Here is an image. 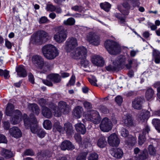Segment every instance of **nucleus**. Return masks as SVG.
<instances>
[{
	"label": "nucleus",
	"mask_w": 160,
	"mask_h": 160,
	"mask_svg": "<svg viewBox=\"0 0 160 160\" xmlns=\"http://www.w3.org/2000/svg\"><path fill=\"white\" fill-rule=\"evenodd\" d=\"M23 120L26 128L27 129L30 128L32 133L37 134L40 138H43L45 136L46 133L43 129L38 126L37 120L33 115L31 114L29 118L26 114H24Z\"/></svg>",
	"instance_id": "1"
},
{
	"label": "nucleus",
	"mask_w": 160,
	"mask_h": 160,
	"mask_svg": "<svg viewBox=\"0 0 160 160\" xmlns=\"http://www.w3.org/2000/svg\"><path fill=\"white\" fill-rule=\"evenodd\" d=\"M14 107L11 103H8L6 109V114L7 115L13 116L11 120V123L13 125L18 124L22 118V116L20 111L18 110L14 111Z\"/></svg>",
	"instance_id": "2"
},
{
	"label": "nucleus",
	"mask_w": 160,
	"mask_h": 160,
	"mask_svg": "<svg viewBox=\"0 0 160 160\" xmlns=\"http://www.w3.org/2000/svg\"><path fill=\"white\" fill-rule=\"evenodd\" d=\"M42 51L44 57L49 60L54 59L59 54L57 48L54 45L50 44L43 46Z\"/></svg>",
	"instance_id": "3"
},
{
	"label": "nucleus",
	"mask_w": 160,
	"mask_h": 160,
	"mask_svg": "<svg viewBox=\"0 0 160 160\" xmlns=\"http://www.w3.org/2000/svg\"><path fill=\"white\" fill-rule=\"evenodd\" d=\"M126 61L125 56H120L113 62L112 64H109L106 66V69L107 71L109 72H114L118 70L120 68H122L125 64Z\"/></svg>",
	"instance_id": "4"
},
{
	"label": "nucleus",
	"mask_w": 160,
	"mask_h": 160,
	"mask_svg": "<svg viewBox=\"0 0 160 160\" xmlns=\"http://www.w3.org/2000/svg\"><path fill=\"white\" fill-rule=\"evenodd\" d=\"M69 111V106L66 103L63 101H60L58 103V107L54 106L52 108V112L54 115L57 117L60 116L62 113H68Z\"/></svg>",
	"instance_id": "5"
},
{
	"label": "nucleus",
	"mask_w": 160,
	"mask_h": 160,
	"mask_svg": "<svg viewBox=\"0 0 160 160\" xmlns=\"http://www.w3.org/2000/svg\"><path fill=\"white\" fill-rule=\"evenodd\" d=\"M104 45L106 49L111 54L116 55L119 53L121 51L120 45L116 42L111 40H107Z\"/></svg>",
	"instance_id": "6"
},
{
	"label": "nucleus",
	"mask_w": 160,
	"mask_h": 160,
	"mask_svg": "<svg viewBox=\"0 0 160 160\" xmlns=\"http://www.w3.org/2000/svg\"><path fill=\"white\" fill-rule=\"evenodd\" d=\"M84 116L87 120L90 121L95 124H98L101 121L98 113L95 110L88 111L87 113L84 114Z\"/></svg>",
	"instance_id": "7"
},
{
	"label": "nucleus",
	"mask_w": 160,
	"mask_h": 160,
	"mask_svg": "<svg viewBox=\"0 0 160 160\" xmlns=\"http://www.w3.org/2000/svg\"><path fill=\"white\" fill-rule=\"evenodd\" d=\"M67 32L62 26L58 28V31L55 34L54 37L55 40L58 43L64 42L67 38Z\"/></svg>",
	"instance_id": "8"
},
{
	"label": "nucleus",
	"mask_w": 160,
	"mask_h": 160,
	"mask_svg": "<svg viewBox=\"0 0 160 160\" xmlns=\"http://www.w3.org/2000/svg\"><path fill=\"white\" fill-rule=\"evenodd\" d=\"M87 55V50L84 47L82 46L78 47L75 51L72 52L71 55L74 59L84 58Z\"/></svg>",
	"instance_id": "9"
},
{
	"label": "nucleus",
	"mask_w": 160,
	"mask_h": 160,
	"mask_svg": "<svg viewBox=\"0 0 160 160\" xmlns=\"http://www.w3.org/2000/svg\"><path fill=\"white\" fill-rule=\"evenodd\" d=\"M61 80V78L59 74H51L47 76L46 80H43L42 82L46 85L51 86L52 85L51 81L54 83H58L60 82Z\"/></svg>",
	"instance_id": "10"
},
{
	"label": "nucleus",
	"mask_w": 160,
	"mask_h": 160,
	"mask_svg": "<svg viewBox=\"0 0 160 160\" xmlns=\"http://www.w3.org/2000/svg\"><path fill=\"white\" fill-rule=\"evenodd\" d=\"M112 125L111 120L107 118H103L100 125L101 130L104 132H108L112 128Z\"/></svg>",
	"instance_id": "11"
},
{
	"label": "nucleus",
	"mask_w": 160,
	"mask_h": 160,
	"mask_svg": "<svg viewBox=\"0 0 160 160\" xmlns=\"http://www.w3.org/2000/svg\"><path fill=\"white\" fill-rule=\"evenodd\" d=\"M78 46L77 39L72 37L68 38L65 42V49L67 52H70Z\"/></svg>",
	"instance_id": "12"
},
{
	"label": "nucleus",
	"mask_w": 160,
	"mask_h": 160,
	"mask_svg": "<svg viewBox=\"0 0 160 160\" xmlns=\"http://www.w3.org/2000/svg\"><path fill=\"white\" fill-rule=\"evenodd\" d=\"M49 38L48 34L46 32L40 30L37 32V36L33 39L35 42H45L49 39Z\"/></svg>",
	"instance_id": "13"
},
{
	"label": "nucleus",
	"mask_w": 160,
	"mask_h": 160,
	"mask_svg": "<svg viewBox=\"0 0 160 160\" xmlns=\"http://www.w3.org/2000/svg\"><path fill=\"white\" fill-rule=\"evenodd\" d=\"M87 41L92 44L98 46L100 43V38L99 37L93 32H90L87 35Z\"/></svg>",
	"instance_id": "14"
},
{
	"label": "nucleus",
	"mask_w": 160,
	"mask_h": 160,
	"mask_svg": "<svg viewBox=\"0 0 160 160\" xmlns=\"http://www.w3.org/2000/svg\"><path fill=\"white\" fill-rule=\"evenodd\" d=\"M150 131V128L149 126L148 125H146L138 137V142L139 145H142L144 143L146 140V136L148 135Z\"/></svg>",
	"instance_id": "15"
},
{
	"label": "nucleus",
	"mask_w": 160,
	"mask_h": 160,
	"mask_svg": "<svg viewBox=\"0 0 160 160\" xmlns=\"http://www.w3.org/2000/svg\"><path fill=\"white\" fill-rule=\"evenodd\" d=\"M108 144L112 147H117L120 143V140L115 133L112 134L108 138Z\"/></svg>",
	"instance_id": "16"
},
{
	"label": "nucleus",
	"mask_w": 160,
	"mask_h": 160,
	"mask_svg": "<svg viewBox=\"0 0 160 160\" xmlns=\"http://www.w3.org/2000/svg\"><path fill=\"white\" fill-rule=\"evenodd\" d=\"M149 111L142 110L140 111L138 115V120L140 122H143L147 121L150 116Z\"/></svg>",
	"instance_id": "17"
},
{
	"label": "nucleus",
	"mask_w": 160,
	"mask_h": 160,
	"mask_svg": "<svg viewBox=\"0 0 160 160\" xmlns=\"http://www.w3.org/2000/svg\"><path fill=\"white\" fill-rule=\"evenodd\" d=\"M144 101V99L142 98H136L132 102V107L135 109H141L142 108V104Z\"/></svg>",
	"instance_id": "18"
},
{
	"label": "nucleus",
	"mask_w": 160,
	"mask_h": 160,
	"mask_svg": "<svg viewBox=\"0 0 160 160\" xmlns=\"http://www.w3.org/2000/svg\"><path fill=\"white\" fill-rule=\"evenodd\" d=\"M92 61L94 64L99 67L103 66L104 63L103 58L98 55L93 56L92 58Z\"/></svg>",
	"instance_id": "19"
},
{
	"label": "nucleus",
	"mask_w": 160,
	"mask_h": 160,
	"mask_svg": "<svg viewBox=\"0 0 160 160\" xmlns=\"http://www.w3.org/2000/svg\"><path fill=\"white\" fill-rule=\"evenodd\" d=\"M122 122V124L128 127L132 126L133 124V122L131 115L128 113L124 115L123 116Z\"/></svg>",
	"instance_id": "20"
},
{
	"label": "nucleus",
	"mask_w": 160,
	"mask_h": 160,
	"mask_svg": "<svg viewBox=\"0 0 160 160\" xmlns=\"http://www.w3.org/2000/svg\"><path fill=\"white\" fill-rule=\"evenodd\" d=\"M9 133L12 137L18 138L22 136V133L21 130L17 127H14L9 130Z\"/></svg>",
	"instance_id": "21"
},
{
	"label": "nucleus",
	"mask_w": 160,
	"mask_h": 160,
	"mask_svg": "<svg viewBox=\"0 0 160 160\" xmlns=\"http://www.w3.org/2000/svg\"><path fill=\"white\" fill-rule=\"evenodd\" d=\"M32 61L33 63L36 64L39 68L42 67L44 60L40 56L37 55L33 56Z\"/></svg>",
	"instance_id": "22"
},
{
	"label": "nucleus",
	"mask_w": 160,
	"mask_h": 160,
	"mask_svg": "<svg viewBox=\"0 0 160 160\" xmlns=\"http://www.w3.org/2000/svg\"><path fill=\"white\" fill-rule=\"evenodd\" d=\"M60 148L63 150H72L74 148V147L70 142L68 140H65L62 142Z\"/></svg>",
	"instance_id": "23"
},
{
	"label": "nucleus",
	"mask_w": 160,
	"mask_h": 160,
	"mask_svg": "<svg viewBox=\"0 0 160 160\" xmlns=\"http://www.w3.org/2000/svg\"><path fill=\"white\" fill-rule=\"evenodd\" d=\"M110 152L112 156L117 158H121L123 154L122 150L120 148H116L111 150Z\"/></svg>",
	"instance_id": "24"
},
{
	"label": "nucleus",
	"mask_w": 160,
	"mask_h": 160,
	"mask_svg": "<svg viewBox=\"0 0 160 160\" xmlns=\"http://www.w3.org/2000/svg\"><path fill=\"white\" fill-rule=\"evenodd\" d=\"M83 112V109L81 107L78 106L73 110V114L77 118H80L82 115Z\"/></svg>",
	"instance_id": "25"
},
{
	"label": "nucleus",
	"mask_w": 160,
	"mask_h": 160,
	"mask_svg": "<svg viewBox=\"0 0 160 160\" xmlns=\"http://www.w3.org/2000/svg\"><path fill=\"white\" fill-rule=\"evenodd\" d=\"M64 131L68 135H70L73 133V130L72 124L69 122H67L64 124Z\"/></svg>",
	"instance_id": "26"
},
{
	"label": "nucleus",
	"mask_w": 160,
	"mask_h": 160,
	"mask_svg": "<svg viewBox=\"0 0 160 160\" xmlns=\"http://www.w3.org/2000/svg\"><path fill=\"white\" fill-rule=\"evenodd\" d=\"M17 75L20 77H25L27 75L26 71L22 66H19L16 68Z\"/></svg>",
	"instance_id": "27"
},
{
	"label": "nucleus",
	"mask_w": 160,
	"mask_h": 160,
	"mask_svg": "<svg viewBox=\"0 0 160 160\" xmlns=\"http://www.w3.org/2000/svg\"><path fill=\"white\" fill-rule=\"evenodd\" d=\"M75 128L76 131L81 133L84 134L86 131V129L84 125L81 122L77 123L75 125Z\"/></svg>",
	"instance_id": "28"
},
{
	"label": "nucleus",
	"mask_w": 160,
	"mask_h": 160,
	"mask_svg": "<svg viewBox=\"0 0 160 160\" xmlns=\"http://www.w3.org/2000/svg\"><path fill=\"white\" fill-rule=\"evenodd\" d=\"M28 107L29 110L38 115L39 113L40 109L38 105L35 103L29 104Z\"/></svg>",
	"instance_id": "29"
},
{
	"label": "nucleus",
	"mask_w": 160,
	"mask_h": 160,
	"mask_svg": "<svg viewBox=\"0 0 160 160\" xmlns=\"http://www.w3.org/2000/svg\"><path fill=\"white\" fill-rule=\"evenodd\" d=\"M148 153L145 149L141 152L138 155L135 156L136 159L138 160H144L146 159L148 156Z\"/></svg>",
	"instance_id": "30"
},
{
	"label": "nucleus",
	"mask_w": 160,
	"mask_h": 160,
	"mask_svg": "<svg viewBox=\"0 0 160 160\" xmlns=\"http://www.w3.org/2000/svg\"><path fill=\"white\" fill-rule=\"evenodd\" d=\"M53 129L55 132L57 131L62 133H63L64 132V128L60 125V123L58 122H57L54 123Z\"/></svg>",
	"instance_id": "31"
},
{
	"label": "nucleus",
	"mask_w": 160,
	"mask_h": 160,
	"mask_svg": "<svg viewBox=\"0 0 160 160\" xmlns=\"http://www.w3.org/2000/svg\"><path fill=\"white\" fill-rule=\"evenodd\" d=\"M152 59L157 64L160 63V52L157 50H154L152 52Z\"/></svg>",
	"instance_id": "32"
},
{
	"label": "nucleus",
	"mask_w": 160,
	"mask_h": 160,
	"mask_svg": "<svg viewBox=\"0 0 160 160\" xmlns=\"http://www.w3.org/2000/svg\"><path fill=\"white\" fill-rule=\"evenodd\" d=\"M98 146L100 148H103L107 144L106 139L104 136L101 137L98 140L97 142Z\"/></svg>",
	"instance_id": "33"
},
{
	"label": "nucleus",
	"mask_w": 160,
	"mask_h": 160,
	"mask_svg": "<svg viewBox=\"0 0 160 160\" xmlns=\"http://www.w3.org/2000/svg\"><path fill=\"white\" fill-rule=\"evenodd\" d=\"M1 152V155L6 158H10L13 156L12 152L8 149L3 148Z\"/></svg>",
	"instance_id": "34"
},
{
	"label": "nucleus",
	"mask_w": 160,
	"mask_h": 160,
	"mask_svg": "<svg viewBox=\"0 0 160 160\" xmlns=\"http://www.w3.org/2000/svg\"><path fill=\"white\" fill-rule=\"evenodd\" d=\"M42 113L44 117L47 118H51L52 116L51 111L49 109L46 107H43Z\"/></svg>",
	"instance_id": "35"
},
{
	"label": "nucleus",
	"mask_w": 160,
	"mask_h": 160,
	"mask_svg": "<svg viewBox=\"0 0 160 160\" xmlns=\"http://www.w3.org/2000/svg\"><path fill=\"white\" fill-rule=\"evenodd\" d=\"M154 91L151 88H148L146 91V92L145 97L148 100L151 99L154 95Z\"/></svg>",
	"instance_id": "36"
},
{
	"label": "nucleus",
	"mask_w": 160,
	"mask_h": 160,
	"mask_svg": "<svg viewBox=\"0 0 160 160\" xmlns=\"http://www.w3.org/2000/svg\"><path fill=\"white\" fill-rule=\"evenodd\" d=\"M42 67L40 69H43L45 72L50 70L52 67V65L50 62H43Z\"/></svg>",
	"instance_id": "37"
},
{
	"label": "nucleus",
	"mask_w": 160,
	"mask_h": 160,
	"mask_svg": "<svg viewBox=\"0 0 160 160\" xmlns=\"http://www.w3.org/2000/svg\"><path fill=\"white\" fill-rule=\"evenodd\" d=\"M75 22V19L72 18H69L64 21L63 24L65 25L72 26L74 24Z\"/></svg>",
	"instance_id": "38"
},
{
	"label": "nucleus",
	"mask_w": 160,
	"mask_h": 160,
	"mask_svg": "<svg viewBox=\"0 0 160 160\" xmlns=\"http://www.w3.org/2000/svg\"><path fill=\"white\" fill-rule=\"evenodd\" d=\"M152 123L156 130L160 132V120L157 118L153 119L152 120Z\"/></svg>",
	"instance_id": "39"
},
{
	"label": "nucleus",
	"mask_w": 160,
	"mask_h": 160,
	"mask_svg": "<svg viewBox=\"0 0 160 160\" xmlns=\"http://www.w3.org/2000/svg\"><path fill=\"white\" fill-rule=\"evenodd\" d=\"M101 8L105 11L108 12L111 8V5L107 2L101 3L100 4Z\"/></svg>",
	"instance_id": "40"
},
{
	"label": "nucleus",
	"mask_w": 160,
	"mask_h": 160,
	"mask_svg": "<svg viewBox=\"0 0 160 160\" xmlns=\"http://www.w3.org/2000/svg\"><path fill=\"white\" fill-rule=\"evenodd\" d=\"M129 140L127 142V144L131 146L134 145L137 143V138L135 137H133L132 135L129 136Z\"/></svg>",
	"instance_id": "41"
},
{
	"label": "nucleus",
	"mask_w": 160,
	"mask_h": 160,
	"mask_svg": "<svg viewBox=\"0 0 160 160\" xmlns=\"http://www.w3.org/2000/svg\"><path fill=\"white\" fill-rule=\"evenodd\" d=\"M43 126L44 128L48 130L50 129L52 127V124L51 122L48 120H45L43 123Z\"/></svg>",
	"instance_id": "42"
},
{
	"label": "nucleus",
	"mask_w": 160,
	"mask_h": 160,
	"mask_svg": "<svg viewBox=\"0 0 160 160\" xmlns=\"http://www.w3.org/2000/svg\"><path fill=\"white\" fill-rule=\"evenodd\" d=\"M114 15L119 20V22L121 23H124L125 22V18L124 16H122L121 14L118 13H115Z\"/></svg>",
	"instance_id": "43"
},
{
	"label": "nucleus",
	"mask_w": 160,
	"mask_h": 160,
	"mask_svg": "<svg viewBox=\"0 0 160 160\" xmlns=\"http://www.w3.org/2000/svg\"><path fill=\"white\" fill-rule=\"evenodd\" d=\"M153 87L157 88V96L158 98L160 99V82L155 83L153 84Z\"/></svg>",
	"instance_id": "44"
},
{
	"label": "nucleus",
	"mask_w": 160,
	"mask_h": 160,
	"mask_svg": "<svg viewBox=\"0 0 160 160\" xmlns=\"http://www.w3.org/2000/svg\"><path fill=\"white\" fill-rule=\"evenodd\" d=\"M0 76H3L5 78L7 79L9 77V72L6 70H3L2 69H0Z\"/></svg>",
	"instance_id": "45"
},
{
	"label": "nucleus",
	"mask_w": 160,
	"mask_h": 160,
	"mask_svg": "<svg viewBox=\"0 0 160 160\" xmlns=\"http://www.w3.org/2000/svg\"><path fill=\"white\" fill-rule=\"evenodd\" d=\"M78 59H81V63L82 66L86 68L88 65L89 63V61L86 59V57L84 58H79Z\"/></svg>",
	"instance_id": "46"
},
{
	"label": "nucleus",
	"mask_w": 160,
	"mask_h": 160,
	"mask_svg": "<svg viewBox=\"0 0 160 160\" xmlns=\"http://www.w3.org/2000/svg\"><path fill=\"white\" fill-rule=\"evenodd\" d=\"M148 152L150 155L154 156L156 153V150L155 148L151 145L148 146Z\"/></svg>",
	"instance_id": "47"
},
{
	"label": "nucleus",
	"mask_w": 160,
	"mask_h": 160,
	"mask_svg": "<svg viewBox=\"0 0 160 160\" xmlns=\"http://www.w3.org/2000/svg\"><path fill=\"white\" fill-rule=\"evenodd\" d=\"M98 155L96 153H92L89 154L88 160H98Z\"/></svg>",
	"instance_id": "48"
},
{
	"label": "nucleus",
	"mask_w": 160,
	"mask_h": 160,
	"mask_svg": "<svg viewBox=\"0 0 160 160\" xmlns=\"http://www.w3.org/2000/svg\"><path fill=\"white\" fill-rule=\"evenodd\" d=\"M118 10L124 16L128 15L129 13V10L118 7Z\"/></svg>",
	"instance_id": "49"
},
{
	"label": "nucleus",
	"mask_w": 160,
	"mask_h": 160,
	"mask_svg": "<svg viewBox=\"0 0 160 160\" xmlns=\"http://www.w3.org/2000/svg\"><path fill=\"white\" fill-rule=\"evenodd\" d=\"M121 134L123 137H126L128 135V132L126 129L122 128L121 131Z\"/></svg>",
	"instance_id": "50"
},
{
	"label": "nucleus",
	"mask_w": 160,
	"mask_h": 160,
	"mask_svg": "<svg viewBox=\"0 0 160 160\" xmlns=\"http://www.w3.org/2000/svg\"><path fill=\"white\" fill-rule=\"evenodd\" d=\"M87 154L85 153L79 154L77 158V160H86Z\"/></svg>",
	"instance_id": "51"
},
{
	"label": "nucleus",
	"mask_w": 160,
	"mask_h": 160,
	"mask_svg": "<svg viewBox=\"0 0 160 160\" xmlns=\"http://www.w3.org/2000/svg\"><path fill=\"white\" fill-rule=\"evenodd\" d=\"M46 9L48 11L53 12L55 11L56 7L52 4H47Z\"/></svg>",
	"instance_id": "52"
},
{
	"label": "nucleus",
	"mask_w": 160,
	"mask_h": 160,
	"mask_svg": "<svg viewBox=\"0 0 160 160\" xmlns=\"http://www.w3.org/2000/svg\"><path fill=\"white\" fill-rule=\"evenodd\" d=\"M34 155V153L32 150L30 149H28L25 151L24 154L22 155V156L24 157V156H32Z\"/></svg>",
	"instance_id": "53"
},
{
	"label": "nucleus",
	"mask_w": 160,
	"mask_h": 160,
	"mask_svg": "<svg viewBox=\"0 0 160 160\" xmlns=\"http://www.w3.org/2000/svg\"><path fill=\"white\" fill-rule=\"evenodd\" d=\"M85 108L87 110L90 109L92 108V105L90 102L85 101L83 103Z\"/></svg>",
	"instance_id": "54"
},
{
	"label": "nucleus",
	"mask_w": 160,
	"mask_h": 160,
	"mask_svg": "<svg viewBox=\"0 0 160 160\" xmlns=\"http://www.w3.org/2000/svg\"><path fill=\"white\" fill-rule=\"evenodd\" d=\"M49 22L47 17H42L40 19L39 22L40 23H44Z\"/></svg>",
	"instance_id": "55"
},
{
	"label": "nucleus",
	"mask_w": 160,
	"mask_h": 160,
	"mask_svg": "<svg viewBox=\"0 0 160 160\" xmlns=\"http://www.w3.org/2000/svg\"><path fill=\"white\" fill-rule=\"evenodd\" d=\"M82 7L81 6L75 5L71 8V9L75 11L80 12L82 10Z\"/></svg>",
	"instance_id": "56"
},
{
	"label": "nucleus",
	"mask_w": 160,
	"mask_h": 160,
	"mask_svg": "<svg viewBox=\"0 0 160 160\" xmlns=\"http://www.w3.org/2000/svg\"><path fill=\"white\" fill-rule=\"evenodd\" d=\"M115 100L117 103L120 105L122 102V98L121 96H118L116 97Z\"/></svg>",
	"instance_id": "57"
},
{
	"label": "nucleus",
	"mask_w": 160,
	"mask_h": 160,
	"mask_svg": "<svg viewBox=\"0 0 160 160\" xmlns=\"http://www.w3.org/2000/svg\"><path fill=\"white\" fill-rule=\"evenodd\" d=\"M7 140L5 136L0 134V143H6Z\"/></svg>",
	"instance_id": "58"
},
{
	"label": "nucleus",
	"mask_w": 160,
	"mask_h": 160,
	"mask_svg": "<svg viewBox=\"0 0 160 160\" xmlns=\"http://www.w3.org/2000/svg\"><path fill=\"white\" fill-rule=\"evenodd\" d=\"M46 100L42 98H40L38 101L39 104L42 107L46 104Z\"/></svg>",
	"instance_id": "59"
},
{
	"label": "nucleus",
	"mask_w": 160,
	"mask_h": 160,
	"mask_svg": "<svg viewBox=\"0 0 160 160\" xmlns=\"http://www.w3.org/2000/svg\"><path fill=\"white\" fill-rule=\"evenodd\" d=\"M133 3V7L138 6L139 5V0H126Z\"/></svg>",
	"instance_id": "60"
},
{
	"label": "nucleus",
	"mask_w": 160,
	"mask_h": 160,
	"mask_svg": "<svg viewBox=\"0 0 160 160\" xmlns=\"http://www.w3.org/2000/svg\"><path fill=\"white\" fill-rule=\"evenodd\" d=\"M122 8L129 10H130V6L128 3L127 2H123L122 4Z\"/></svg>",
	"instance_id": "61"
},
{
	"label": "nucleus",
	"mask_w": 160,
	"mask_h": 160,
	"mask_svg": "<svg viewBox=\"0 0 160 160\" xmlns=\"http://www.w3.org/2000/svg\"><path fill=\"white\" fill-rule=\"evenodd\" d=\"M75 76L72 75L69 81V83L70 85H73L74 84L75 82Z\"/></svg>",
	"instance_id": "62"
},
{
	"label": "nucleus",
	"mask_w": 160,
	"mask_h": 160,
	"mask_svg": "<svg viewBox=\"0 0 160 160\" xmlns=\"http://www.w3.org/2000/svg\"><path fill=\"white\" fill-rule=\"evenodd\" d=\"M100 110L103 113L106 114L108 112V110L106 107L104 106H101Z\"/></svg>",
	"instance_id": "63"
},
{
	"label": "nucleus",
	"mask_w": 160,
	"mask_h": 160,
	"mask_svg": "<svg viewBox=\"0 0 160 160\" xmlns=\"http://www.w3.org/2000/svg\"><path fill=\"white\" fill-rule=\"evenodd\" d=\"M3 127L4 129L8 130L10 128V123L8 121H4L3 122Z\"/></svg>",
	"instance_id": "64"
}]
</instances>
